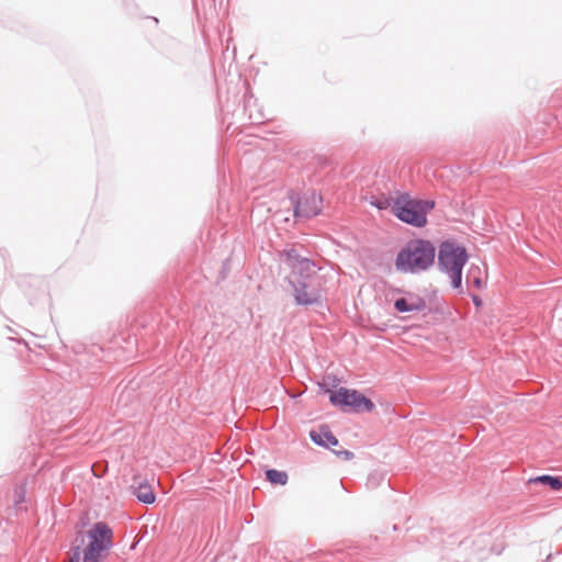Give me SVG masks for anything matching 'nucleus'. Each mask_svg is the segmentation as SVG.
Wrapping results in <instances>:
<instances>
[{
	"instance_id": "nucleus-23",
	"label": "nucleus",
	"mask_w": 562,
	"mask_h": 562,
	"mask_svg": "<svg viewBox=\"0 0 562 562\" xmlns=\"http://www.w3.org/2000/svg\"><path fill=\"white\" fill-rule=\"evenodd\" d=\"M551 557H552V555H551V554H549V555L547 557V559H546V561H544V562H550V561H551Z\"/></svg>"
},
{
	"instance_id": "nucleus-1",
	"label": "nucleus",
	"mask_w": 562,
	"mask_h": 562,
	"mask_svg": "<svg viewBox=\"0 0 562 562\" xmlns=\"http://www.w3.org/2000/svg\"><path fill=\"white\" fill-rule=\"evenodd\" d=\"M214 81L217 89L218 102L224 105L229 102L239 103L243 101L244 111L248 113L251 123L258 124L263 119L260 110L255 115L251 108L256 105L257 100L254 98L248 79L243 72H213Z\"/></svg>"
},
{
	"instance_id": "nucleus-9",
	"label": "nucleus",
	"mask_w": 562,
	"mask_h": 562,
	"mask_svg": "<svg viewBox=\"0 0 562 562\" xmlns=\"http://www.w3.org/2000/svg\"><path fill=\"white\" fill-rule=\"evenodd\" d=\"M89 544L101 546L105 548L113 547V530L104 521L93 524L90 530L87 531Z\"/></svg>"
},
{
	"instance_id": "nucleus-12",
	"label": "nucleus",
	"mask_w": 562,
	"mask_h": 562,
	"mask_svg": "<svg viewBox=\"0 0 562 562\" xmlns=\"http://www.w3.org/2000/svg\"><path fill=\"white\" fill-rule=\"evenodd\" d=\"M132 494L137 498L138 502L150 505L155 503L156 495L151 485L147 481L134 482L131 485Z\"/></svg>"
},
{
	"instance_id": "nucleus-6",
	"label": "nucleus",
	"mask_w": 562,
	"mask_h": 562,
	"mask_svg": "<svg viewBox=\"0 0 562 562\" xmlns=\"http://www.w3.org/2000/svg\"><path fill=\"white\" fill-rule=\"evenodd\" d=\"M288 198L293 206V215L295 218L308 220L322 213L323 198L314 190L304 193L290 190Z\"/></svg>"
},
{
	"instance_id": "nucleus-11",
	"label": "nucleus",
	"mask_w": 562,
	"mask_h": 562,
	"mask_svg": "<svg viewBox=\"0 0 562 562\" xmlns=\"http://www.w3.org/2000/svg\"><path fill=\"white\" fill-rule=\"evenodd\" d=\"M311 440L318 447L330 448L338 445V439L327 425H321L318 430L310 431Z\"/></svg>"
},
{
	"instance_id": "nucleus-24",
	"label": "nucleus",
	"mask_w": 562,
	"mask_h": 562,
	"mask_svg": "<svg viewBox=\"0 0 562 562\" xmlns=\"http://www.w3.org/2000/svg\"><path fill=\"white\" fill-rule=\"evenodd\" d=\"M551 557H552V555H551V554H549V555L547 557V559H546V561H544V562H550V561H551Z\"/></svg>"
},
{
	"instance_id": "nucleus-8",
	"label": "nucleus",
	"mask_w": 562,
	"mask_h": 562,
	"mask_svg": "<svg viewBox=\"0 0 562 562\" xmlns=\"http://www.w3.org/2000/svg\"><path fill=\"white\" fill-rule=\"evenodd\" d=\"M316 274V265L310 258H304L299 263L295 265V268L291 269L290 274L285 278L288 284L303 283V282H312L314 281V277Z\"/></svg>"
},
{
	"instance_id": "nucleus-2",
	"label": "nucleus",
	"mask_w": 562,
	"mask_h": 562,
	"mask_svg": "<svg viewBox=\"0 0 562 562\" xmlns=\"http://www.w3.org/2000/svg\"><path fill=\"white\" fill-rule=\"evenodd\" d=\"M436 263V246L429 239H408L397 251L394 267L404 274H419L429 271Z\"/></svg>"
},
{
	"instance_id": "nucleus-15",
	"label": "nucleus",
	"mask_w": 562,
	"mask_h": 562,
	"mask_svg": "<svg viewBox=\"0 0 562 562\" xmlns=\"http://www.w3.org/2000/svg\"><path fill=\"white\" fill-rule=\"evenodd\" d=\"M266 480L272 485H285L289 481V475L285 471L277 469H267L265 471Z\"/></svg>"
},
{
	"instance_id": "nucleus-17",
	"label": "nucleus",
	"mask_w": 562,
	"mask_h": 562,
	"mask_svg": "<svg viewBox=\"0 0 562 562\" xmlns=\"http://www.w3.org/2000/svg\"><path fill=\"white\" fill-rule=\"evenodd\" d=\"M284 261L288 265V267L293 269L295 268V265L299 263L301 260H304L305 257H302L296 249L291 248L288 250H284L283 252Z\"/></svg>"
},
{
	"instance_id": "nucleus-21",
	"label": "nucleus",
	"mask_w": 562,
	"mask_h": 562,
	"mask_svg": "<svg viewBox=\"0 0 562 562\" xmlns=\"http://www.w3.org/2000/svg\"><path fill=\"white\" fill-rule=\"evenodd\" d=\"M333 452L337 457H340V458H342L346 461H349V460L353 459V457H355L353 452L350 451V450H345V449H342V450H333Z\"/></svg>"
},
{
	"instance_id": "nucleus-7",
	"label": "nucleus",
	"mask_w": 562,
	"mask_h": 562,
	"mask_svg": "<svg viewBox=\"0 0 562 562\" xmlns=\"http://www.w3.org/2000/svg\"><path fill=\"white\" fill-rule=\"evenodd\" d=\"M292 289V296L294 304L297 306H322V292L321 289L312 282H303L289 284Z\"/></svg>"
},
{
	"instance_id": "nucleus-3",
	"label": "nucleus",
	"mask_w": 562,
	"mask_h": 562,
	"mask_svg": "<svg viewBox=\"0 0 562 562\" xmlns=\"http://www.w3.org/2000/svg\"><path fill=\"white\" fill-rule=\"evenodd\" d=\"M469 257L467 248L453 239L442 240L436 252L438 270L449 278L451 288L460 294L463 293V268Z\"/></svg>"
},
{
	"instance_id": "nucleus-13",
	"label": "nucleus",
	"mask_w": 562,
	"mask_h": 562,
	"mask_svg": "<svg viewBox=\"0 0 562 562\" xmlns=\"http://www.w3.org/2000/svg\"><path fill=\"white\" fill-rule=\"evenodd\" d=\"M110 549L88 543L82 551V562H104Z\"/></svg>"
},
{
	"instance_id": "nucleus-18",
	"label": "nucleus",
	"mask_w": 562,
	"mask_h": 562,
	"mask_svg": "<svg viewBox=\"0 0 562 562\" xmlns=\"http://www.w3.org/2000/svg\"><path fill=\"white\" fill-rule=\"evenodd\" d=\"M86 538H87V533H85L81 530L77 531L75 540L71 543V547H78V549H82V546L85 544Z\"/></svg>"
},
{
	"instance_id": "nucleus-10",
	"label": "nucleus",
	"mask_w": 562,
	"mask_h": 562,
	"mask_svg": "<svg viewBox=\"0 0 562 562\" xmlns=\"http://www.w3.org/2000/svg\"><path fill=\"white\" fill-rule=\"evenodd\" d=\"M408 297H398L394 301V310L398 313L420 312L427 306L426 300L413 292H407Z\"/></svg>"
},
{
	"instance_id": "nucleus-4",
	"label": "nucleus",
	"mask_w": 562,
	"mask_h": 562,
	"mask_svg": "<svg viewBox=\"0 0 562 562\" xmlns=\"http://www.w3.org/2000/svg\"><path fill=\"white\" fill-rule=\"evenodd\" d=\"M436 202L429 199H412L409 193H401L393 200L392 213L401 222L423 228L427 225V215L434 210Z\"/></svg>"
},
{
	"instance_id": "nucleus-5",
	"label": "nucleus",
	"mask_w": 562,
	"mask_h": 562,
	"mask_svg": "<svg viewBox=\"0 0 562 562\" xmlns=\"http://www.w3.org/2000/svg\"><path fill=\"white\" fill-rule=\"evenodd\" d=\"M319 387L329 394V403L346 414L371 413L375 405L371 398L355 389L340 386L337 390H330L325 383H319Z\"/></svg>"
},
{
	"instance_id": "nucleus-16",
	"label": "nucleus",
	"mask_w": 562,
	"mask_h": 562,
	"mask_svg": "<svg viewBox=\"0 0 562 562\" xmlns=\"http://www.w3.org/2000/svg\"><path fill=\"white\" fill-rule=\"evenodd\" d=\"M465 283L468 286H474L477 290L483 288V280L481 278V269L477 266H471L465 276Z\"/></svg>"
},
{
	"instance_id": "nucleus-22",
	"label": "nucleus",
	"mask_w": 562,
	"mask_h": 562,
	"mask_svg": "<svg viewBox=\"0 0 562 562\" xmlns=\"http://www.w3.org/2000/svg\"><path fill=\"white\" fill-rule=\"evenodd\" d=\"M470 297H471L472 303L474 304L475 307H481L483 305V301L480 297V295H477L475 293H471Z\"/></svg>"
},
{
	"instance_id": "nucleus-20",
	"label": "nucleus",
	"mask_w": 562,
	"mask_h": 562,
	"mask_svg": "<svg viewBox=\"0 0 562 562\" xmlns=\"http://www.w3.org/2000/svg\"><path fill=\"white\" fill-rule=\"evenodd\" d=\"M82 551L83 549H78V547H71L69 562H80Z\"/></svg>"
},
{
	"instance_id": "nucleus-19",
	"label": "nucleus",
	"mask_w": 562,
	"mask_h": 562,
	"mask_svg": "<svg viewBox=\"0 0 562 562\" xmlns=\"http://www.w3.org/2000/svg\"><path fill=\"white\" fill-rule=\"evenodd\" d=\"M393 200L394 199L375 200L371 201V205L376 207L378 210H385L393 204Z\"/></svg>"
},
{
	"instance_id": "nucleus-14",
	"label": "nucleus",
	"mask_w": 562,
	"mask_h": 562,
	"mask_svg": "<svg viewBox=\"0 0 562 562\" xmlns=\"http://www.w3.org/2000/svg\"><path fill=\"white\" fill-rule=\"evenodd\" d=\"M529 484H542L549 486L550 490L558 492L562 488V480L559 476H553L550 474H542L538 476L530 477L528 480Z\"/></svg>"
}]
</instances>
